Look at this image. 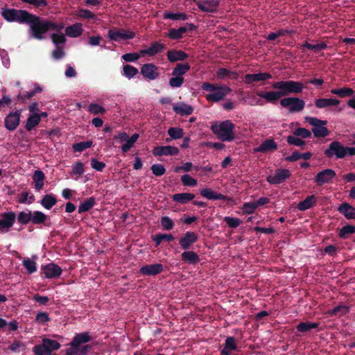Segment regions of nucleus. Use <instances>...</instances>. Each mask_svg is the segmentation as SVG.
<instances>
[{"mask_svg": "<svg viewBox=\"0 0 355 355\" xmlns=\"http://www.w3.org/2000/svg\"><path fill=\"white\" fill-rule=\"evenodd\" d=\"M272 88L276 91L259 92L257 95L266 103L276 104L282 96L290 94H300L304 89L303 84L295 80H281L272 83Z\"/></svg>", "mask_w": 355, "mask_h": 355, "instance_id": "nucleus-1", "label": "nucleus"}, {"mask_svg": "<svg viewBox=\"0 0 355 355\" xmlns=\"http://www.w3.org/2000/svg\"><path fill=\"white\" fill-rule=\"evenodd\" d=\"M327 158L336 159L355 156V146H345L338 141H332L324 151Z\"/></svg>", "mask_w": 355, "mask_h": 355, "instance_id": "nucleus-2", "label": "nucleus"}, {"mask_svg": "<svg viewBox=\"0 0 355 355\" xmlns=\"http://www.w3.org/2000/svg\"><path fill=\"white\" fill-rule=\"evenodd\" d=\"M202 90L209 93L205 96V98L209 102L218 103L223 101L226 96L232 92V89L225 85L216 86L208 82L202 83L201 85Z\"/></svg>", "mask_w": 355, "mask_h": 355, "instance_id": "nucleus-3", "label": "nucleus"}, {"mask_svg": "<svg viewBox=\"0 0 355 355\" xmlns=\"http://www.w3.org/2000/svg\"><path fill=\"white\" fill-rule=\"evenodd\" d=\"M29 16L25 24L29 26V37L38 40H44L46 38L45 34L48 32L46 19L31 13Z\"/></svg>", "mask_w": 355, "mask_h": 355, "instance_id": "nucleus-4", "label": "nucleus"}, {"mask_svg": "<svg viewBox=\"0 0 355 355\" xmlns=\"http://www.w3.org/2000/svg\"><path fill=\"white\" fill-rule=\"evenodd\" d=\"M92 340L89 334H76L72 341L68 345L69 347L66 349V355H86L92 348L90 345L81 346Z\"/></svg>", "mask_w": 355, "mask_h": 355, "instance_id": "nucleus-5", "label": "nucleus"}, {"mask_svg": "<svg viewBox=\"0 0 355 355\" xmlns=\"http://www.w3.org/2000/svg\"><path fill=\"white\" fill-rule=\"evenodd\" d=\"M234 124L230 120H225L211 125V131L222 141H232L235 137L234 133Z\"/></svg>", "mask_w": 355, "mask_h": 355, "instance_id": "nucleus-6", "label": "nucleus"}, {"mask_svg": "<svg viewBox=\"0 0 355 355\" xmlns=\"http://www.w3.org/2000/svg\"><path fill=\"white\" fill-rule=\"evenodd\" d=\"M31 13L26 10H17L15 8H2L1 9V17L8 22H17L25 24Z\"/></svg>", "mask_w": 355, "mask_h": 355, "instance_id": "nucleus-7", "label": "nucleus"}, {"mask_svg": "<svg viewBox=\"0 0 355 355\" xmlns=\"http://www.w3.org/2000/svg\"><path fill=\"white\" fill-rule=\"evenodd\" d=\"M191 66L189 63H178L172 71V77L169 79L168 84L172 88L180 87L184 82V75L189 71Z\"/></svg>", "mask_w": 355, "mask_h": 355, "instance_id": "nucleus-8", "label": "nucleus"}, {"mask_svg": "<svg viewBox=\"0 0 355 355\" xmlns=\"http://www.w3.org/2000/svg\"><path fill=\"white\" fill-rule=\"evenodd\" d=\"M282 107L286 108L289 113H297L302 112L305 107V101L300 98L287 96L280 100Z\"/></svg>", "mask_w": 355, "mask_h": 355, "instance_id": "nucleus-9", "label": "nucleus"}, {"mask_svg": "<svg viewBox=\"0 0 355 355\" xmlns=\"http://www.w3.org/2000/svg\"><path fill=\"white\" fill-rule=\"evenodd\" d=\"M305 121L313 126L312 132L315 137H326L329 135V130L326 127L327 121L311 116L305 117Z\"/></svg>", "mask_w": 355, "mask_h": 355, "instance_id": "nucleus-10", "label": "nucleus"}, {"mask_svg": "<svg viewBox=\"0 0 355 355\" xmlns=\"http://www.w3.org/2000/svg\"><path fill=\"white\" fill-rule=\"evenodd\" d=\"M139 137V135L137 133H134L130 137H129L127 132H119L117 135H114V139L120 142H124L121 148V151L123 153H127L134 146Z\"/></svg>", "mask_w": 355, "mask_h": 355, "instance_id": "nucleus-11", "label": "nucleus"}, {"mask_svg": "<svg viewBox=\"0 0 355 355\" xmlns=\"http://www.w3.org/2000/svg\"><path fill=\"white\" fill-rule=\"evenodd\" d=\"M135 37V33L123 28L110 29L107 32V37L112 41L120 42L125 40H132Z\"/></svg>", "mask_w": 355, "mask_h": 355, "instance_id": "nucleus-12", "label": "nucleus"}, {"mask_svg": "<svg viewBox=\"0 0 355 355\" xmlns=\"http://www.w3.org/2000/svg\"><path fill=\"white\" fill-rule=\"evenodd\" d=\"M291 175V173L288 169L277 168L266 178V181L270 184H279L284 182Z\"/></svg>", "mask_w": 355, "mask_h": 355, "instance_id": "nucleus-13", "label": "nucleus"}, {"mask_svg": "<svg viewBox=\"0 0 355 355\" xmlns=\"http://www.w3.org/2000/svg\"><path fill=\"white\" fill-rule=\"evenodd\" d=\"M15 220L16 214L14 211L2 213L0 218V233L8 232L12 227Z\"/></svg>", "mask_w": 355, "mask_h": 355, "instance_id": "nucleus-14", "label": "nucleus"}, {"mask_svg": "<svg viewBox=\"0 0 355 355\" xmlns=\"http://www.w3.org/2000/svg\"><path fill=\"white\" fill-rule=\"evenodd\" d=\"M336 176V172L331 168H326L319 171L313 178L318 186H322L331 182Z\"/></svg>", "mask_w": 355, "mask_h": 355, "instance_id": "nucleus-15", "label": "nucleus"}, {"mask_svg": "<svg viewBox=\"0 0 355 355\" xmlns=\"http://www.w3.org/2000/svg\"><path fill=\"white\" fill-rule=\"evenodd\" d=\"M140 73L145 79L149 81L155 80L159 76L158 67L153 63L144 64L140 69Z\"/></svg>", "mask_w": 355, "mask_h": 355, "instance_id": "nucleus-16", "label": "nucleus"}, {"mask_svg": "<svg viewBox=\"0 0 355 355\" xmlns=\"http://www.w3.org/2000/svg\"><path fill=\"white\" fill-rule=\"evenodd\" d=\"M195 1L198 9L206 13H216L220 4L219 0H200Z\"/></svg>", "mask_w": 355, "mask_h": 355, "instance_id": "nucleus-17", "label": "nucleus"}, {"mask_svg": "<svg viewBox=\"0 0 355 355\" xmlns=\"http://www.w3.org/2000/svg\"><path fill=\"white\" fill-rule=\"evenodd\" d=\"M21 110L10 112L5 118V128L9 131L16 130L20 122Z\"/></svg>", "mask_w": 355, "mask_h": 355, "instance_id": "nucleus-18", "label": "nucleus"}, {"mask_svg": "<svg viewBox=\"0 0 355 355\" xmlns=\"http://www.w3.org/2000/svg\"><path fill=\"white\" fill-rule=\"evenodd\" d=\"M196 26L192 23H187L184 26H180L178 28H171L167 36L171 40H180L182 37L184 33L187 31H193Z\"/></svg>", "mask_w": 355, "mask_h": 355, "instance_id": "nucleus-19", "label": "nucleus"}, {"mask_svg": "<svg viewBox=\"0 0 355 355\" xmlns=\"http://www.w3.org/2000/svg\"><path fill=\"white\" fill-rule=\"evenodd\" d=\"M179 152L177 147L171 146H159L155 147L152 150L153 155L155 157L177 155Z\"/></svg>", "mask_w": 355, "mask_h": 355, "instance_id": "nucleus-20", "label": "nucleus"}, {"mask_svg": "<svg viewBox=\"0 0 355 355\" xmlns=\"http://www.w3.org/2000/svg\"><path fill=\"white\" fill-rule=\"evenodd\" d=\"M198 240V236L194 232L187 231L180 239L179 244L183 250H187L190 248L191 245L196 243Z\"/></svg>", "mask_w": 355, "mask_h": 355, "instance_id": "nucleus-21", "label": "nucleus"}, {"mask_svg": "<svg viewBox=\"0 0 355 355\" xmlns=\"http://www.w3.org/2000/svg\"><path fill=\"white\" fill-rule=\"evenodd\" d=\"M44 276L47 279H54L60 277L62 274V268L54 263H48L42 267Z\"/></svg>", "mask_w": 355, "mask_h": 355, "instance_id": "nucleus-22", "label": "nucleus"}, {"mask_svg": "<svg viewBox=\"0 0 355 355\" xmlns=\"http://www.w3.org/2000/svg\"><path fill=\"white\" fill-rule=\"evenodd\" d=\"M272 78V75L267 72H260L257 73L245 74L244 76V83L246 85H251L254 83L266 81Z\"/></svg>", "mask_w": 355, "mask_h": 355, "instance_id": "nucleus-23", "label": "nucleus"}, {"mask_svg": "<svg viewBox=\"0 0 355 355\" xmlns=\"http://www.w3.org/2000/svg\"><path fill=\"white\" fill-rule=\"evenodd\" d=\"M164 49V44L159 42H153L148 48L141 50V56L148 55L152 57L162 53Z\"/></svg>", "mask_w": 355, "mask_h": 355, "instance_id": "nucleus-24", "label": "nucleus"}, {"mask_svg": "<svg viewBox=\"0 0 355 355\" xmlns=\"http://www.w3.org/2000/svg\"><path fill=\"white\" fill-rule=\"evenodd\" d=\"M277 148V144L272 139H266L261 144L253 148L254 153H267L272 152Z\"/></svg>", "mask_w": 355, "mask_h": 355, "instance_id": "nucleus-25", "label": "nucleus"}, {"mask_svg": "<svg viewBox=\"0 0 355 355\" xmlns=\"http://www.w3.org/2000/svg\"><path fill=\"white\" fill-rule=\"evenodd\" d=\"M164 270V266L161 263H155L145 265L140 268V272L144 275L155 276L161 273Z\"/></svg>", "mask_w": 355, "mask_h": 355, "instance_id": "nucleus-26", "label": "nucleus"}, {"mask_svg": "<svg viewBox=\"0 0 355 355\" xmlns=\"http://www.w3.org/2000/svg\"><path fill=\"white\" fill-rule=\"evenodd\" d=\"M173 111L181 116H189L193 112L194 108L184 102L173 103Z\"/></svg>", "mask_w": 355, "mask_h": 355, "instance_id": "nucleus-27", "label": "nucleus"}, {"mask_svg": "<svg viewBox=\"0 0 355 355\" xmlns=\"http://www.w3.org/2000/svg\"><path fill=\"white\" fill-rule=\"evenodd\" d=\"M167 59L170 62L183 61L189 58V55L182 50H169L166 53Z\"/></svg>", "mask_w": 355, "mask_h": 355, "instance_id": "nucleus-28", "label": "nucleus"}, {"mask_svg": "<svg viewBox=\"0 0 355 355\" xmlns=\"http://www.w3.org/2000/svg\"><path fill=\"white\" fill-rule=\"evenodd\" d=\"M200 195L207 200H232V198H227L225 195L220 193H216L213 191L211 189L205 188L200 191Z\"/></svg>", "mask_w": 355, "mask_h": 355, "instance_id": "nucleus-29", "label": "nucleus"}, {"mask_svg": "<svg viewBox=\"0 0 355 355\" xmlns=\"http://www.w3.org/2000/svg\"><path fill=\"white\" fill-rule=\"evenodd\" d=\"M338 211L348 220L355 219V207L347 202L340 204Z\"/></svg>", "mask_w": 355, "mask_h": 355, "instance_id": "nucleus-30", "label": "nucleus"}, {"mask_svg": "<svg viewBox=\"0 0 355 355\" xmlns=\"http://www.w3.org/2000/svg\"><path fill=\"white\" fill-rule=\"evenodd\" d=\"M232 351H238V347L234 338L229 336L225 340V347L221 350L220 355H231Z\"/></svg>", "mask_w": 355, "mask_h": 355, "instance_id": "nucleus-31", "label": "nucleus"}, {"mask_svg": "<svg viewBox=\"0 0 355 355\" xmlns=\"http://www.w3.org/2000/svg\"><path fill=\"white\" fill-rule=\"evenodd\" d=\"M350 311V307L345 304H339L332 309L328 310L327 313L329 316L341 317L347 315Z\"/></svg>", "mask_w": 355, "mask_h": 355, "instance_id": "nucleus-32", "label": "nucleus"}, {"mask_svg": "<svg viewBox=\"0 0 355 355\" xmlns=\"http://www.w3.org/2000/svg\"><path fill=\"white\" fill-rule=\"evenodd\" d=\"M340 103V101L336 98H318L315 101V105L317 108L322 109L329 106H336Z\"/></svg>", "mask_w": 355, "mask_h": 355, "instance_id": "nucleus-33", "label": "nucleus"}, {"mask_svg": "<svg viewBox=\"0 0 355 355\" xmlns=\"http://www.w3.org/2000/svg\"><path fill=\"white\" fill-rule=\"evenodd\" d=\"M65 33L70 37H78L83 33V25L80 23H76L65 28Z\"/></svg>", "mask_w": 355, "mask_h": 355, "instance_id": "nucleus-34", "label": "nucleus"}, {"mask_svg": "<svg viewBox=\"0 0 355 355\" xmlns=\"http://www.w3.org/2000/svg\"><path fill=\"white\" fill-rule=\"evenodd\" d=\"M37 255H33V259H31L28 257L24 258L22 261V265L26 270L28 274H33L37 270V263L35 262V259H37Z\"/></svg>", "mask_w": 355, "mask_h": 355, "instance_id": "nucleus-35", "label": "nucleus"}, {"mask_svg": "<svg viewBox=\"0 0 355 355\" xmlns=\"http://www.w3.org/2000/svg\"><path fill=\"white\" fill-rule=\"evenodd\" d=\"M18 329V322L15 320L8 322L0 317V330L3 331H15Z\"/></svg>", "mask_w": 355, "mask_h": 355, "instance_id": "nucleus-36", "label": "nucleus"}, {"mask_svg": "<svg viewBox=\"0 0 355 355\" xmlns=\"http://www.w3.org/2000/svg\"><path fill=\"white\" fill-rule=\"evenodd\" d=\"M315 202L316 197L314 195H311L307 196L304 200L300 201L297 204V208L300 211H306L312 207Z\"/></svg>", "mask_w": 355, "mask_h": 355, "instance_id": "nucleus-37", "label": "nucleus"}, {"mask_svg": "<svg viewBox=\"0 0 355 355\" xmlns=\"http://www.w3.org/2000/svg\"><path fill=\"white\" fill-rule=\"evenodd\" d=\"M56 203L57 198L53 193L44 196L40 200L42 206L46 209H51Z\"/></svg>", "mask_w": 355, "mask_h": 355, "instance_id": "nucleus-38", "label": "nucleus"}, {"mask_svg": "<svg viewBox=\"0 0 355 355\" xmlns=\"http://www.w3.org/2000/svg\"><path fill=\"white\" fill-rule=\"evenodd\" d=\"M44 174L40 170H36L33 175V179L35 184V189L37 191H40L44 187Z\"/></svg>", "mask_w": 355, "mask_h": 355, "instance_id": "nucleus-39", "label": "nucleus"}, {"mask_svg": "<svg viewBox=\"0 0 355 355\" xmlns=\"http://www.w3.org/2000/svg\"><path fill=\"white\" fill-rule=\"evenodd\" d=\"M170 138H166V141L170 142L172 139H179L183 137L184 130L180 127L169 128L167 131Z\"/></svg>", "mask_w": 355, "mask_h": 355, "instance_id": "nucleus-40", "label": "nucleus"}, {"mask_svg": "<svg viewBox=\"0 0 355 355\" xmlns=\"http://www.w3.org/2000/svg\"><path fill=\"white\" fill-rule=\"evenodd\" d=\"M182 259L189 264H196L200 261L199 256L196 252L187 250L182 254Z\"/></svg>", "mask_w": 355, "mask_h": 355, "instance_id": "nucleus-41", "label": "nucleus"}, {"mask_svg": "<svg viewBox=\"0 0 355 355\" xmlns=\"http://www.w3.org/2000/svg\"><path fill=\"white\" fill-rule=\"evenodd\" d=\"M195 195L190 193H180L174 194L172 196L173 200L180 204H186L189 201L193 200Z\"/></svg>", "mask_w": 355, "mask_h": 355, "instance_id": "nucleus-42", "label": "nucleus"}, {"mask_svg": "<svg viewBox=\"0 0 355 355\" xmlns=\"http://www.w3.org/2000/svg\"><path fill=\"white\" fill-rule=\"evenodd\" d=\"M40 122V116L38 114H34L30 115L26 122L25 128L27 131L32 130L35 126H37Z\"/></svg>", "mask_w": 355, "mask_h": 355, "instance_id": "nucleus-43", "label": "nucleus"}, {"mask_svg": "<svg viewBox=\"0 0 355 355\" xmlns=\"http://www.w3.org/2000/svg\"><path fill=\"white\" fill-rule=\"evenodd\" d=\"M139 70L135 67L130 64H125L123 66L122 75L128 79L133 78L137 73Z\"/></svg>", "mask_w": 355, "mask_h": 355, "instance_id": "nucleus-44", "label": "nucleus"}, {"mask_svg": "<svg viewBox=\"0 0 355 355\" xmlns=\"http://www.w3.org/2000/svg\"><path fill=\"white\" fill-rule=\"evenodd\" d=\"M95 205V198L94 197H90L87 198L86 200L82 202L78 206V213L81 214L83 212L89 211Z\"/></svg>", "mask_w": 355, "mask_h": 355, "instance_id": "nucleus-45", "label": "nucleus"}, {"mask_svg": "<svg viewBox=\"0 0 355 355\" xmlns=\"http://www.w3.org/2000/svg\"><path fill=\"white\" fill-rule=\"evenodd\" d=\"M47 219V216L40 211H35L31 214V223L34 225L44 223Z\"/></svg>", "mask_w": 355, "mask_h": 355, "instance_id": "nucleus-46", "label": "nucleus"}, {"mask_svg": "<svg viewBox=\"0 0 355 355\" xmlns=\"http://www.w3.org/2000/svg\"><path fill=\"white\" fill-rule=\"evenodd\" d=\"M331 93L333 94L338 95L340 98H345L347 96H351L354 94V92L352 88L343 87L340 89H332Z\"/></svg>", "mask_w": 355, "mask_h": 355, "instance_id": "nucleus-47", "label": "nucleus"}, {"mask_svg": "<svg viewBox=\"0 0 355 355\" xmlns=\"http://www.w3.org/2000/svg\"><path fill=\"white\" fill-rule=\"evenodd\" d=\"M164 19L171 20H187L188 15L184 12L173 13L170 12H164Z\"/></svg>", "mask_w": 355, "mask_h": 355, "instance_id": "nucleus-48", "label": "nucleus"}, {"mask_svg": "<svg viewBox=\"0 0 355 355\" xmlns=\"http://www.w3.org/2000/svg\"><path fill=\"white\" fill-rule=\"evenodd\" d=\"M33 352L35 355H51V354L43 340L42 344L33 347Z\"/></svg>", "mask_w": 355, "mask_h": 355, "instance_id": "nucleus-49", "label": "nucleus"}, {"mask_svg": "<svg viewBox=\"0 0 355 355\" xmlns=\"http://www.w3.org/2000/svg\"><path fill=\"white\" fill-rule=\"evenodd\" d=\"M31 211L28 210L27 212L26 211H20L17 217L16 216V218L17 219L19 223L21 225H26L29 222H31Z\"/></svg>", "mask_w": 355, "mask_h": 355, "instance_id": "nucleus-50", "label": "nucleus"}, {"mask_svg": "<svg viewBox=\"0 0 355 355\" xmlns=\"http://www.w3.org/2000/svg\"><path fill=\"white\" fill-rule=\"evenodd\" d=\"M87 110L89 113L93 114H103L106 112V110L102 105L92 103L88 105Z\"/></svg>", "mask_w": 355, "mask_h": 355, "instance_id": "nucleus-51", "label": "nucleus"}, {"mask_svg": "<svg viewBox=\"0 0 355 355\" xmlns=\"http://www.w3.org/2000/svg\"><path fill=\"white\" fill-rule=\"evenodd\" d=\"M92 145H93L92 141L87 140L85 141H81V142L76 143V144H73L72 148L76 152L81 153L83 150H85V149H87V148L92 147Z\"/></svg>", "mask_w": 355, "mask_h": 355, "instance_id": "nucleus-52", "label": "nucleus"}, {"mask_svg": "<svg viewBox=\"0 0 355 355\" xmlns=\"http://www.w3.org/2000/svg\"><path fill=\"white\" fill-rule=\"evenodd\" d=\"M318 324L316 322H300L297 326V330L298 331L301 332H306L312 329H315L318 327Z\"/></svg>", "mask_w": 355, "mask_h": 355, "instance_id": "nucleus-53", "label": "nucleus"}, {"mask_svg": "<svg viewBox=\"0 0 355 355\" xmlns=\"http://www.w3.org/2000/svg\"><path fill=\"white\" fill-rule=\"evenodd\" d=\"M286 142L291 146L302 147L306 144V142L299 137L288 135L286 137Z\"/></svg>", "mask_w": 355, "mask_h": 355, "instance_id": "nucleus-54", "label": "nucleus"}, {"mask_svg": "<svg viewBox=\"0 0 355 355\" xmlns=\"http://www.w3.org/2000/svg\"><path fill=\"white\" fill-rule=\"evenodd\" d=\"M217 77L220 79H224L225 77L233 75L234 79L236 80L238 74L236 71H230L226 68H219L216 71Z\"/></svg>", "mask_w": 355, "mask_h": 355, "instance_id": "nucleus-55", "label": "nucleus"}, {"mask_svg": "<svg viewBox=\"0 0 355 355\" xmlns=\"http://www.w3.org/2000/svg\"><path fill=\"white\" fill-rule=\"evenodd\" d=\"M354 233H355V225H347L340 229L339 236L342 239H346L349 234Z\"/></svg>", "mask_w": 355, "mask_h": 355, "instance_id": "nucleus-56", "label": "nucleus"}, {"mask_svg": "<svg viewBox=\"0 0 355 355\" xmlns=\"http://www.w3.org/2000/svg\"><path fill=\"white\" fill-rule=\"evenodd\" d=\"M302 47L304 49H312L315 51H320L327 49V46L325 42H321L317 44H311L307 42H305L302 44Z\"/></svg>", "mask_w": 355, "mask_h": 355, "instance_id": "nucleus-57", "label": "nucleus"}, {"mask_svg": "<svg viewBox=\"0 0 355 355\" xmlns=\"http://www.w3.org/2000/svg\"><path fill=\"white\" fill-rule=\"evenodd\" d=\"M160 223L163 229L167 231L172 230L175 225L173 220L167 216H162Z\"/></svg>", "mask_w": 355, "mask_h": 355, "instance_id": "nucleus-58", "label": "nucleus"}, {"mask_svg": "<svg viewBox=\"0 0 355 355\" xmlns=\"http://www.w3.org/2000/svg\"><path fill=\"white\" fill-rule=\"evenodd\" d=\"M293 134L295 136L301 137L302 139H307L311 136V132L304 128H298L294 130Z\"/></svg>", "mask_w": 355, "mask_h": 355, "instance_id": "nucleus-59", "label": "nucleus"}, {"mask_svg": "<svg viewBox=\"0 0 355 355\" xmlns=\"http://www.w3.org/2000/svg\"><path fill=\"white\" fill-rule=\"evenodd\" d=\"M76 15L80 18L96 19V16L94 14H93L90 10L84 8L79 9Z\"/></svg>", "mask_w": 355, "mask_h": 355, "instance_id": "nucleus-60", "label": "nucleus"}, {"mask_svg": "<svg viewBox=\"0 0 355 355\" xmlns=\"http://www.w3.org/2000/svg\"><path fill=\"white\" fill-rule=\"evenodd\" d=\"M51 37L52 42L56 46H58L59 44H64L66 42V37L63 33H53Z\"/></svg>", "mask_w": 355, "mask_h": 355, "instance_id": "nucleus-61", "label": "nucleus"}, {"mask_svg": "<svg viewBox=\"0 0 355 355\" xmlns=\"http://www.w3.org/2000/svg\"><path fill=\"white\" fill-rule=\"evenodd\" d=\"M140 56H141V51H139V53L134 52L123 54L121 58L125 62H134L138 60Z\"/></svg>", "mask_w": 355, "mask_h": 355, "instance_id": "nucleus-62", "label": "nucleus"}, {"mask_svg": "<svg viewBox=\"0 0 355 355\" xmlns=\"http://www.w3.org/2000/svg\"><path fill=\"white\" fill-rule=\"evenodd\" d=\"M241 209L243 214H252L257 209V207L255 205L254 202H245L242 205Z\"/></svg>", "mask_w": 355, "mask_h": 355, "instance_id": "nucleus-63", "label": "nucleus"}, {"mask_svg": "<svg viewBox=\"0 0 355 355\" xmlns=\"http://www.w3.org/2000/svg\"><path fill=\"white\" fill-rule=\"evenodd\" d=\"M85 173L83 164L78 161L76 162L72 166V174L78 176L82 175Z\"/></svg>", "mask_w": 355, "mask_h": 355, "instance_id": "nucleus-64", "label": "nucleus"}]
</instances>
